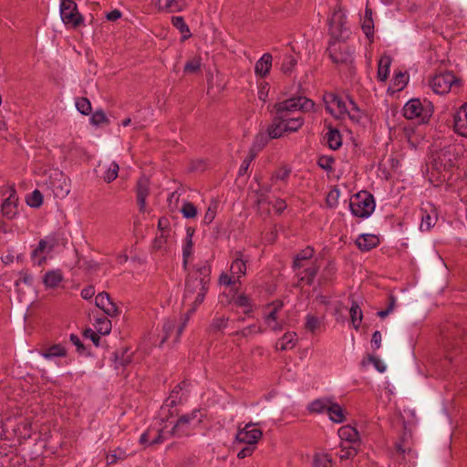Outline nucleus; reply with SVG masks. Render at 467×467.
<instances>
[{
	"instance_id": "obj_49",
	"label": "nucleus",
	"mask_w": 467,
	"mask_h": 467,
	"mask_svg": "<svg viewBox=\"0 0 467 467\" xmlns=\"http://www.w3.org/2000/svg\"><path fill=\"white\" fill-rule=\"evenodd\" d=\"M255 156H256V153L250 150L249 154L247 155V157L244 160L243 163L241 164V167H240L239 172H238L239 176H243L247 172L249 166H250L251 162L254 161V159L255 158Z\"/></svg>"
},
{
	"instance_id": "obj_34",
	"label": "nucleus",
	"mask_w": 467,
	"mask_h": 467,
	"mask_svg": "<svg viewBox=\"0 0 467 467\" xmlns=\"http://www.w3.org/2000/svg\"><path fill=\"white\" fill-rule=\"evenodd\" d=\"M349 314H350L351 323H352L354 328L358 329L360 323L362 321V318H363V315H362L361 308L358 306V302L352 301V304H351V306L349 309Z\"/></svg>"
},
{
	"instance_id": "obj_1",
	"label": "nucleus",
	"mask_w": 467,
	"mask_h": 467,
	"mask_svg": "<svg viewBox=\"0 0 467 467\" xmlns=\"http://www.w3.org/2000/svg\"><path fill=\"white\" fill-rule=\"evenodd\" d=\"M193 268L194 270L186 278L183 295L184 301H191L193 296L196 295L192 301L193 307L191 312L195 311V308L203 302L211 281V267L207 262L198 264Z\"/></svg>"
},
{
	"instance_id": "obj_50",
	"label": "nucleus",
	"mask_w": 467,
	"mask_h": 467,
	"mask_svg": "<svg viewBox=\"0 0 467 467\" xmlns=\"http://www.w3.org/2000/svg\"><path fill=\"white\" fill-rule=\"evenodd\" d=\"M335 161L331 156H321L317 160L318 166L327 171H332V164Z\"/></svg>"
},
{
	"instance_id": "obj_39",
	"label": "nucleus",
	"mask_w": 467,
	"mask_h": 467,
	"mask_svg": "<svg viewBox=\"0 0 467 467\" xmlns=\"http://www.w3.org/2000/svg\"><path fill=\"white\" fill-rule=\"evenodd\" d=\"M97 323V331L101 335H108L111 331V321L106 317H98L96 319Z\"/></svg>"
},
{
	"instance_id": "obj_41",
	"label": "nucleus",
	"mask_w": 467,
	"mask_h": 467,
	"mask_svg": "<svg viewBox=\"0 0 467 467\" xmlns=\"http://www.w3.org/2000/svg\"><path fill=\"white\" fill-rule=\"evenodd\" d=\"M228 318L224 317H215L209 327L210 333H217L227 326Z\"/></svg>"
},
{
	"instance_id": "obj_2",
	"label": "nucleus",
	"mask_w": 467,
	"mask_h": 467,
	"mask_svg": "<svg viewBox=\"0 0 467 467\" xmlns=\"http://www.w3.org/2000/svg\"><path fill=\"white\" fill-rule=\"evenodd\" d=\"M314 108V101L306 98L305 96L292 97L288 99L275 104V118L283 123H286L291 118H293L291 114L294 111L301 110L304 112H308L313 110Z\"/></svg>"
},
{
	"instance_id": "obj_37",
	"label": "nucleus",
	"mask_w": 467,
	"mask_h": 467,
	"mask_svg": "<svg viewBox=\"0 0 467 467\" xmlns=\"http://www.w3.org/2000/svg\"><path fill=\"white\" fill-rule=\"evenodd\" d=\"M270 140L271 139L267 133H258L255 136L254 141L250 150L257 153L269 142Z\"/></svg>"
},
{
	"instance_id": "obj_40",
	"label": "nucleus",
	"mask_w": 467,
	"mask_h": 467,
	"mask_svg": "<svg viewBox=\"0 0 467 467\" xmlns=\"http://www.w3.org/2000/svg\"><path fill=\"white\" fill-rule=\"evenodd\" d=\"M181 213L184 218L193 219L197 215V208L192 202L187 201L183 202Z\"/></svg>"
},
{
	"instance_id": "obj_23",
	"label": "nucleus",
	"mask_w": 467,
	"mask_h": 467,
	"mask_svg": "<svg viewBox=\"0 0 467 467\" xmlns=\"http://www.w3.org/2000/svg\"><path fill=\"white\" fill-rule=\"evenodd\" d=\"M271 67L272 56L266 53L256 62L254 70L260 77H265L269 73Z\"/></svg>"
},
{
	"instance_id": "obj_3",
	"label": "nucleus",
	"mask_w": 467,
	"mask_h": 467,
	"mask_svg": "<svg viewBox=\"0 0 467 467\" xmlns=\"http://www.w3.org/2000/svg\"><path fill=\"white\" fill-rule=\"evenodd\" d=\"M345 40L346 37L342 36V31H333L327 51L334 64L351 67L353 57Z\"/></svg>"
},
{
	"instance_id": "obj_53",
	"label": "nucleus",
	"mask_w": 467,
	"mask_h": 467,
	"mask_svg": "<svg viewBox=\"0 0 467 467\" xmlns=\"http://www.w3.org/2000/svg\"><path fill=\"white\" fill-rule=\"evenodd\" d=\"M367 359H368V363H373L374 364L376 369L379 372H384L386 370V366L378 358H376L374 356H371V355H368L367 357ZM366 364H367V361L364 358L362 360V365L366 366Z\"/></svg>"
},
{
	"instance_id": "obj_16",
	"label": "nucleus",
	"mask_w": 467,
	"mask_h": 467,
	"mask_svg": "<svg viewBox=\"0 0 467 467\" xmlns=\"http://www.w3.org/2000/svg\"><path fill=\"white\" fill-rule=\"evenodd\" d=\"M328 25L330 29H344L348 25L346 14L339 5L334 9L328 19Z\"/></svg>"
},
{
	"instance_id": "obj_29",
	"label": "nucleus",
	"mask_w": 467,
	"mask_h": 467,
	"mask_svg": "<svg viewBox=\"0 0 467 467\" xmlns=\"http://www.w3.org/2000/svg\"><path fill=\"white\" fill-rule=\"evenodd\" d=\"M349 108H348V111L346 114L348 115L349 119L357 124H360L362 119H364V113L360 110L357 103L351 99L348 98Z\"/></svg>"
},
{
	"instance_id": "obj_54",
	"label": "nucleus",
	"mask_w": 467,
	"mask_h": 467,
	"mask_svg": "<svg viewBox=\"0 0 467 467\" xmlns=\"http://www.w3.org/2000/svg\"><path fill=\"white\" fill-rule=\"evenodd\" d=\"M258 333H262L261 327H257L255 325H251L240 331L235 332V335H241L242 337H246L249 335L258 334Z\"/></svg>"
},
{
	"instance_id": "obj_56",
	"label": "nucleus",
	"mask_w": 467,
	"mask_h": 467,
	"mask_svg": "<svg viewBox=\"0 0 467 467\" xmlns=\"http://www.w3.org/2000/svg\"><path fill=\"white\" fill-rule=\"evenodd\" d=\"M318 326L319 321L316 317L310 315L306 317V328L307 330L314 332L318 327Z\"/></svg>"
},
{
	"instance_id": "obj_32",
	"label": "nucleus",
	"mask_w": 467,
	"mask_h": 467,
	"mask_svg": "<svg viewBox=\"0 0 467 467\" xmlns=\"http://www.w3.org/2000/svg\"><path fill=\"white\" fill-rule=\"evenodd\" d=\"M296 341V334L294 332L285 333L276 343V348L279 350H286L293 348Z\"/></svg>"
},
{
	"instance_id": "obj_44",
	"label": "nucleus",
	"mask_w": 467,
	"mask_h": 467,
	"mask_svg": "<svg viewBox=\"0 0 467 467\" xmlns=\"http://www.w3.org/2000/svg\"><path fill=\"white\" fill-rule=\"evenodd\" d=\"M304 124V119L301 115L291 118L288 122L285 123L287 131H297Z\"/></svg>"
},
{
	"instance_id": "obj_46",
	"label": "nucleus",
	"mask_w": 467,
	"mask_h": 467,
	"mask_svg": "<svg viewBox=\"0 0 467 467\" xmlns=\"http://www.w3.org/2000/svg\"><path fill=\"white\" fill-rule=\"evenodd\" d=\"M192 240H186L185 244L182 249V265L184 270L188 268V260L192 253Z\"/></svg>"
},
{
	"instance_id": "obj_17",
	"label": "nucleus",
	"mask_w": 467,
	"mask_h": 467,
	"mask_svg": "<svg viewBox=\"0 0 467 467\" xmlns=\"http://www.w3.org/2000/svg\"><path fill=\"white\" fill-rule=\"evenodd\" d=\"M100 177L108 183L113 182L119 174V164L115 161H111L109 165L99 164Z\"/></svg>"
},
{
	"instance_id": "obj_61",
	"label": "nucleus",
	"mask_w": 467,
	"mask_h": 467,
	"mask_svg": "<svg viewBox=\"0 0 467 467\" xmlns=\"http://www.w3.org/2000/svg\"><path fill=\"white\" fill-rule=\"evenodd\" d=\"M296 64V60L294 57H288L287 61L283 63L282 70L285 74L291 73L293 68L295 67Z\"/></svg>"
},
{
	"instance_id": "obj_27",
	"label": "nucleus",
	"mask_w": 467,
	"mask_h": 467,
	"mask_svg": "<svg viewBox=\"0 0 467 467\" xmlns=\"http://www.w3.org/2000/svg\"><path fill=\"white\" fill-rule=\"evenodd\" d=\"M327 145L331 150H337L342 145V138L340 132L332 127L328 128V131L326 134Z\"/></svg>"
},
{
	"instance_id": "obj_31",
	"label": "nucleus",
	"mask_w": 467,
	"mask_h": 467,
	"mask_svg": "<svg viewBox=\"0 0 467 467\" xmlns=\"http://www.w3.org/2000/svg\"><path fill=\"white\" fill-rule=\"evenodd\" d=\"M114 368L118 369L119 367H126L131 362V357L128 354V349H121L112 353Z\"/></svg>"
},
{
	"instance_id": "obj_19",
	"label": "nucleus",
	"mask_w": 467,
	"mask_h": 467,
	"mask_svg": "<svg viewBox=\"0 0 467 467\" xmlns=\"http://www.w3.org/2000/svg\"><path fill=\"white\" fill-rule=\"evenodd\" d=\"M157 5L161 10L174 13L186 6V0H157Z\"/></svg>"
},
{
	"instance_id": "obj_8",
	"label": "nucleus",
	"mask_w": 467,
	"mask_h": 467,
	"mask_svg": "<svg viewBox=\"0 0 467 467\" xmlns=\"http://www.w3.org/2000/svg\"><path fill=\"white\" fill-rule=\"evenodd\" d=\"M258 423H247L241 429L239 427L236 434V440L239 442L246 443L248 445L256 444L263 436V432L260 429L254 428Z\"/></svg>"
},
{
	"instance_id": "obj_15",
	"label": "nucleus",
	"mask_w": 467,
	"mask_h": 467,
	"mask_svg": "<svg viewBox=\"0 0 467 467\" xmlns=\"http://www.w3.org/2000/svg\"><path fill=\"white\" fill-rule=\"evenodd\" d=\"M423 107L420 99H413L409 100L405 106L403 107V116L407 119H413L415 118L421 117L422 119L424 116H422Z\"/></svg>"
},
{
	"instance_id": "obj_26",
	"label": "nucleus",
	"mask_w": 467,
	"mask_h": 467,
	"mask_svg": "<svg viewBox=\"0 0 467 467\" xmlns=\"http://www.w3.org/2000/svg\"><path fill=\"white\" fill-rule=\"evenodd\" d=\"M327 413L330 420L336 423H342L346 420L342 407L333 401L329 402V406L327 407Z\"/></svg>"
},
{
	"instance_id": "obj_64",
	"label": "nucleus",
	"mask_w": 467,
	"mask_h": 467,
	"mask_svg": "<svg viewBox=\"0 0 467 467\" xmlns=\"http://www.w3.org/2000/svg\"><path fill=\"white\" fill-rule=\"evenodd\" d=\"M338 192L337 190L330 191L327 196V204L329 207H333L336 205L337 202Z\"/></svg>"
},
{
	"instance_id": "obj_58",
	"label": "nucleus",
	"mask_w": 467,
	"mask_h": 467,
	"mask_svg": "<svg viewBox=\"0 0 467 467\" xmlns=\"http://www.w3.org/2000/svg\"><path fill=\"white\" fill-rule=\"evenodd\" d=\"M434 225V220L430 214H425L421 216V230H430L431 226Z\"/></svg>"
},
{
	"instance_id": "obj_12",
	"label": "nucleus",
	"mask_w": 467,
	"mask_h": 467,
	"mask_svg": "<svg viewBox=\"0 0 467 467\" xmlns=\"http://www.w3.org/2000/svg\"><path fill=\"white\" fill-rule=\"evenodd\" d=\"M137 202L140 212H144L146 199L150 193V179L142 175L139 178L136 184Z\"/></svg>"
},
{
	"instance_id": "obj_13",
	"label": "nucleus",
	"mask_w": 467,
	"mask_h": 467,
	"mask_svg": "<svg viewBox=\"0 0 467 467\" xmlns=\"http://www.w3.org/2000/svg\"><path fill=\"white\" fill-rule=\"evenodd\" d=\"M324 102L326 104V109L330 112L331 114H334V109L332 108L333 105H335L337 108L338 110V116L337 118H340L341 115L346 114V111H348V107L346 103L343 101V99L335 93H326L324 95Z\"/></svg>"
},
{
	"instance_id": "obj_9",
	"label": "nucleus",
	"mask_w": 467,
	"mask_h": 467,
	"mask_svg": "<svg viewBox=\"0 0 467 467\" xmlns=\"http://www.w3.org/2000/svg\"><path fill=\"white\" fill-rule=\"evenodd\" d=\"M199 410H194L191 414H184L179 417L176 424L170 431L171 436L187 437L191 435V421L197 418Z\"/></svg>"
},
{
	"instance_id": "obj_24",
	"label": "nucleus",
	"mask_w": 467,
	"mask_h": 467,
	"mask_svg": "<svg viewBox=\"0 0 467 467\" xmlns=\"http://www.w3.org/2000/svg\"><path fill=\"white\" fill-rule=\"evenodd\" d=\"M339 438L347 442L354 443L358 441V431L350 425H346L338 430Z\"/></svg>"
},
{
	"instance_id": "obj_36",
	"label": "nucleus",
	"mask_w": 467,
	"mask_h": 467,
	"mask_svg": "<svg viewBox=\"0 0 467 467\" xmlns=\"http://www.w3.org/2000/svg\"><path fill=\"white\" fill-rule=\"evenodd\" d=\"M331 401L330 399H317L309 404L308 410L314 413H321L325 410L327 411V407Z\"/></svg>"
},
{
	"instance_id": "obj_57",
	"label": "nucleus",
	"mask_w": 467,
	"mask_h": 467,
	"mask_svg": "<svg viewBox=\"0 0 467 467\" xmlns=\"http://www.w3.org/2000/svg\"><path fill=\"white\" fill-rule=\"evenodd\" d=\"M83 336L87 338H90L95 346L98 347L99 345L100 337L98 335V332L96 333L95 331H93V329H85L83 332Z\"/></svg>"
},
{
	"instance_id": "obj_33",
	"label": "nucleus",
	"mask_w": 467,
	"mask_h": 467,
	"mask_svg": "<svg viewBox=\"0 0 467 467\" xmlns=\"http://www.w3.org/2000/svg\"><path fill=\"white\" fill-rule=\"evenodd\" d=\"M270 191H271V186L265 185V186H261L255 192V194H256L255 204L259 208H261L265 205H269L271 203V202L269 200V196H268V193L270 192Z\"/></svg>"
},
{
	"instance_id": "obj_55",
	"label": "nucleus",
	"mask_w": 467,
	"mask_h": 467,
	"mask_svg": "<svg viewBox=\"0 0 467 467\" xmlns=\"http://www.w3.org/2000/svg\"><path fill=\"white\" fill-rule=\"evenodd\" d=\"M407 84L406 75L402 72H399L394 78V86L398 90L402 89Z\"/></svg>"
},
{
	"instance_id": "obj_14",
	"label": "nucleus",
	"mask_w": 467,
	"mask_h": 467,
	"mask_svg": "<svg viewBox=\"0 0 467 467\" xmlns=\"http://www.w3.org/2000/svg\"><path fill=\"white\" fill-rule=\"evenodd\" d=\"M10 195L8 198H6L1 206V211L4 216L7 217L8 219H12L16 214V208H17V201L18 197L16 195V192L15 190V186L12 185L10 187Z\"/></svg>"
},
{
	"instance_id": "obj_6",
	"label": "nucleus",
	"mask_w": 467,
	"mask_h": 467,
	"mask_svg": "<svg viewBox=\"0 0 467 467\" xmlns=\"http://www.w3.org/2000/svg\"><path fill=\"white\" fill-rule=\"evenodd\" d=\"M47 185L57 198H65L70 192L69 178L58 170L50 173Z\"/></svg>"
},
{
	"instance_id": "obj_45",
	"label": "nucleus",
	"mask_w": 467,
	"mask_h": 467,
	"mask_svg": "<svg viewBox=\"0 0 467 467\" xmlns=\"http://www.w3.org/2000/svg\"><path fill=\"white\" fill-rule=\"evenodd\" d=\"M78 110L83 115H88L91 112V103L87 98H80L76 101Z\"/></svg>"
},
{
	"instance_id": "obj_60",
	"label": "nucleus",
	"mask_w": 467,
	"mask_h": 467,
	"mask_svg": "<svg viewBox=\"0 0 467 467\" xmlns=\"http://www.w3.org/2000/svg\"><path fill=\"white\" fill-rule=\"evenodd\" d=\"M20 278L16 282V285H18L20 282L25 283L26 285H31L33 283V276L28 274L27 271H21L19 273Z\"/></svg>"
},
{
	"instance_id": "obj_10",
	"label": "nucleus",
	"mask_w": 467,
	"mask_h": 467,
	"mask_svg": "<svg viewBox=\"0 0 467 467\" xmlns=\"http://www.w3.org/2000/svg\"><path fill=\"white\" fill-rule=\"evenodd\" d=\"M452 126L457 134L467 137V102L462 104L452 115Z\"/></svg>"
},
{
	"instance_id": "obj_18",
	"label": "nucleus",
	"mask_w": 467,
	"mask_h": 467,
	"mask_svg": "<svg viewBox=\"0 0 467 467\" xmlns=\"http://www.w3.org/2000/svg\"><path fill=\"white\" fill-rule=\"evenodd\" d=\"M379 244V240L374 234H364L356 240V244L361 251H369L378 246Z\"/></svg>"
},
{
	"instance_id": "obj_28",
	"label": "nucleus",
	"mask_w": 467,
	"mask_h": 467,
	"mask_svg": "<svg viewBox=\"0 0 467 467\" xmlns=\"http://www.w3.org/2000/svg\"><path fill=\"white\" fill-rule=\"evenodd\" d=\"M391 64V57L389 56H383L379 61L377 78L379 81H386L389 77V66Z\"/></svg>"
},
{
	"instance_id": "obj_47",
	"label": "nucleus",
	"mask_w": 467,
	"mask_h": 467,
	"mask_svg": "<svg viewBox=\"0 0 467 467\" xmlns=\"http://www.w3.org/2000/svg\"><path fill=\"white\" fill-rule=\"evenodd\" d=\"M314 465L315 467H332L331 459L327 454H316Z\"/></svg>"
},
{
	"instance_id": "obj_38",
	"label": "nucleus",
	"mask_w": 467,
	"mask_h": 467,
	"mask_svg": "<svg viewBox=\"0 0 467 467\" xmlns=\"http://www.w3.org/2000/svg\"><path fill=\"white\" fill-rule=\"evenodd\" d=\"M358 453L357 449L352 445H345L344 442L340 444V451L337 453V455L340 458V460H348L350 458H354Z\"/></svg>"
},
{
	"instance_id": "obj_62",
	"label": "nucleus",
	"mask_w": 467,
	"mask_h": 467,
	"mask_svg": "<svg viewBox=\"0 0 467 467\" xmlns=\"http://www.w3.org/2000/svg\"><path fill=\"white\" fill-rule=\"evenodd\" d=\"M234 305H236L237 306H240V307H247V306H251L250 299L245 295H240L239 296H237L234 299Z\"/></svg>"
},
{
	"instance_id": "obj_25",
	"label": "nucleus",
	"mask_w": 467,
	"mask_h": 467,
	"mask_svg": "<svg viewBox=\"0 0 467 467\" xmlns=\"http://www.w3.org/2000/svg\"><path fill=\"white\" fill-rule=\"evenodd\" d=\"M319 267L313 264L311 266L306 268L303 271V275L299 277L296 287H300L301 284L305 282L307 285H311L314 283V280L318 273Z\"/></svg>"
},
{
	"instance_id": "obj_52",
	"label": "nucleus",
	"mask_w": 467,
	"mask_h": 467,
	"mask_svg": "<svg viewBox=\"0 0 467 467\" xmlns=\"http://www.w3.org/2000/svg\"><path fill=\"white\" fill-rule=\"evenodd\" d=\"M361 29H374V22L372 19V10L366 8L365 16L362 20Z\"/></svg>"
},
{
	"instance_id": "obj_42",
	"label": "nucleus",
	"mask_w": 467,
	"mask_h": 467,
	"mask_svg": "<svg viewBox=\"0 0 467 467\" xmlns=\"http://www.w3.org/2000/svg\"><path fill=\"white\" fill-rule=\"evenodd\" d=\"M26 203L33 208H38L43 203V194L39 190H35L26 199Z\"/></svg>"
},
{
	"instance_id": "obj_48",
	"label": "nucleus",
	"mask_w": 467,
	"mask_h": 467,
	"mask_svg": "<svg viewBox=\"0 0 467 467\" xmlns=\"http://www.w3.org/2000/svg\"><path fill=\"white\" fill-rule=\"evenodd\" d=\"M90 122L93 125H99L102 123L108 124L109 122V119L107 118L105 112L102 109H99L93 113V115L90 118Z\"/></svg>"
},
{
	"instance_id": "obj_7",
	"label": "nucleus",
	"mask_w": 467,
	"mask_h": 467,
	"mask_svg": "<svg viewBox=\"0 0 467 467\" xmlns=\"http://www.w3.org/2000/svg\"><path fill=\"white\" fill-rule=\"evenodd\" d=\"M60 18L62 22L73 27L78 26L82 21L81 15L77 11V5L72 0H62L60 5Z\"/></svg>"
},
{
	"instance_id": "obj_35",
	"label": "nucleus",
	"mask_w": 467,
	"mask_h": 467,
	"mask_svg": "<svg viewBox=\"0 0 467 467\" xmlns=\"http://www.w3.org/2000/svg\"><path fill=\"white\" fill-rule=\"evenodd\" d=\"M42 356L46 358H51L55 357H66L67 349L60 344H54L46 349Z\"/></svg>"
},
{
	"instance_id": "obj_30",
	"label": "nucleus",
	"mask_w": 467,
	"mask_h": 467,
	"mask_svg": "<svg viewBox=\"0 0 467 467\" xmlns=\"http://www.w3.org/2000/svg\"><path fill=\"white\" fill-rule=\"evenodd\" d=\"M287 131L285 123L274 118L272 124L267 129V134L270 139H278L284 132Z\"/></svg>"
},
{
	"instance_id": "obj_11",
	"label": "nucleus",
	"mask_w": 467,
	"mask_h": 467,
	"mask_svg": "<svg viewBox=\"0 0 467 467\" xmlns=\"http://www.w3.org/2000/svg\"><path fill=\"white\" fill-rule=\"evenodd\" d=\"M96 306L103 310L109 317H116L119 314L117 305L111 300L109 293L101 292L95 298Z\"/></svg>"
},
{
	"instance_id": "obj_4",
	"label": "nucleus",
	"mask_w": 467,
	"mask_h": 467,
	"mask_svg": "<svg viewBox=\"0 0 467 467\" xmlns=\"http://www.w3.org/2000/svg\"><path fill=\"white\" fill-rule=\"evenodd\" d=\"M462 79L452 72L445 71L436 74L430 81V85L435 93L444 95L451 89L458 90L462 87Z\"/></svg>"
},
{
	"instance_id": "obj_59",
	"label": "nucleus",
	"mask_w": 467,
	"mask_h": 467,
	"mask_svg": "<svg viewBox=\"0 0 467 467\" xmlns=\"http://www.w3.org/2000/svg\"><path fill=\"white\" fill-rule=\"evenodd\" d=\"M70 341L72 342V344H74L76 346L77 351L79 354H84L85 353L86 347L84 346V344L81 342V340L79 339V337L77 335L71 334L70 335Z\"/></svg>"
},
{
	"instance_id": "obj_22",
	"label": "nucleus",
	"mask_w": 467,
	"mask_h": 467,
	"mask_svg": "<svg viewBox=\"0 0 467 467\" xmlns=\"http://www.w3.org/2000/svg\"><path fill=\"white\" fill-rule=\"evenodd\" d=\"M63 280V274L61 270L47 271L43 276V283L47 287L55 288Z\"/></svg>"
},
{
	"instance_id": "obj_21",
	"label": "nucleus",
	"mask_w": 467,
	"mask_h": 467,
	"mask_svg": "<svg viewBox=\"0 0 467 467\" xmlns=\"http://www.w3.org/2000/svg\"><path fill=\"white\" fill-rule=\"evenodd\" d=\"M315 250L311 246H306L305 249L297 253L294 257L293 268L294 270L300 269L305 266V261H307L313 257Z\"/></svg>"
},
{
	"instance_id": "obj_43",
	"label": "nucleus",
	"mask_w": 467,
	"mask_h": 467,
	"mask_svg": "<svg viewBox=\"0 0 467 467\" xmlns=\"http://www.w3.org/2000/svg\"><path fill=\"white\" fill-rule=\"evenodd\" d=\"M201 70V59L194 57L185 63L183 71L185 73L193 74Z\"/></svg>"
},
{
	"instance_id": "obj_51",
	"label": "nucleus",
	"mask_w": 467,
	"mask_h": 467,
	"mask_svg": "<svg viewBox=\"0 0 467 467\" xmlns=\"http://www.w3.org/2000/svg\"><path fill=\"white\" fill-rule=\"evenodd\" d=\"M176 327V320H167L163 325V332L164 337L161 339V344L164 343L170 337L171 334L174 331Z\"/></svg>"
},
{
	"instance_id": "obj_63",
	"label": "nucleus",
	"mask_w": 467,
	"mask_h": 467,
	"mask_svg": "<svg viewBox=\"0 0 467 467\" xmlns=\"http://www.w3.org/2000/svg\"><path fill=\"white\" fill-rule=\"evenodd\" d=\"M216 210L215 208H212L211 206L207 209L204 216H203V223L210 224L215 218Z\"/></svg>"
},
{
	"instance_id": "obj_20",
	"label": "nucleus",
	"mask_w": 467,
	"mask_h": 467,
	"mask_svg": "<svg viewBox=\"0 0 467 467\" xmlns=\"http://www.w3.org/2000/svg\"><path fill=\"white\" fill-rule=\"evenodd\" d=\"M237 257L232 262L230 272L232 276H236L239 280L246 273V262L243 260L241 252H236Z\"/></svg>"
},
{
	"instance_id": "obj_5",
	"label": "nucleus",
	"mask_w": 467,
	"mask_h": 467,
	"mask_svg": "<svg viewBox=\"0 0 467 467\" xmlns=\"http://www.w3.org/2000/svg\"><path fill=\"white\" fill-rule=\"evenodd\" d=\"M349 206L355 216L368 217L375 209L374 197L368 192H361L354 196L350 201Z\"/></svg>"
}]
</instances>
